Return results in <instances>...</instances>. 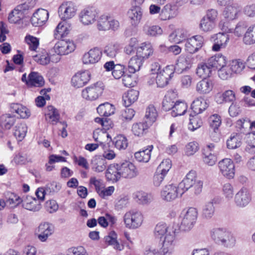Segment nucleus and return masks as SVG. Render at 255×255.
I'll return each mask as SVG.
<instances>
[{
  "mask_svg": "<svg viewBox=\"0 0 255 255\" xmlns=\"http://www.w3.org/2000/svg\"><path fill=\"white\" fill-rule=\"evenodd\" d=\"M98 13L97 8L95 6H87L83 9L80 13V21L84 25L92 24L96 20Z\"/></svg>",
  "mask_w": 255,
  "mask_h": 255,
  "instance_id": "10",
  "label": "nucleus"
},
{
  "mask_svg": "<svg viewBox=\"0 0 255 255\" xmlns=\"http://www.w3.org/2000/svg\"><path fill=\"white\" fill-rule=\"evenodd\" d=\"M208 106L205 99L202 97H199L192 102L191 108L195 114L199 115L205 111Z\"/></svg>",
  "mask_w": 255,
  "mask_h": 255,
  "instance_id": "31",
  "label": "nucleus"
},
{
  "mask_svg": "<svg viewBox=\"0 0 255 255\" xmlns=\"http://www.w3.org/2000/svg\"><path fill=\"white\" fill-rule=\"evenodd\" d=\"M197 216L198 211L195 208L191 207L186 211H183L179 217L180 225L179 230H190L193 227Z\"/></svg>",
  "mask_w": 255,
  "mask_h": 255,
  "instance_id": "2",
  "label": "nucleus"
},
{
  "mask_svg": "<svg viewBox=\"0 0 255 255\" xmlns=\"http://www.w3.org/2000/svg\"><path fill=\"white\" fill-rule=\"evenodd\" d=\"M157 117V113L153 105H149L146 110L144 121L150 126L155 122Z\"/></svg>",
  "mask_w": 255,
  "mask_h": 255,
  "instance_id": "48",
  "label": "nucleus"
},
{
  "mask_svg": "<svg viewBox=\"0 0 255 255\" xmlns=\"http://www.w3.org/2000/svg\"><path fill=\"white\" fill-rule=\"evenodd\" d=\"M243 42L249 45L255 43V24L250 26L247 29L243 37Z\"/></svg>",
  "mask_w": 255,
  "mask_h": 255,
  "instance_id": "49",
  "label": "nucleus"
},
{
  "mask_svg": "<svg viewBox=\"0 0 255 255\" xmlns=\"http://www.w3.org/2000/svg\"><path fill=\"white\" fill-rule=\"evenodd\" d=\"M150 127L145 122L134 123L131 127V131L134 135L137 136H142L145 134Z\"/></svg>",
  "mask_w": 255,
  "mask_h": 255,
  "instance_id": "36",
  "label": "nucleus"
},
{
  "mask_svg": "<svg viewBox=\"0 0 255 255\" xmlns=\"http://www.w3.org/2000/svg\"><path fill=\"white\" fill-rule=\"evenodd\" d=\"M173 65H168L157 74L156 83L158 87H164L173 76Z\"/></svg>",
  "mask_w": 255,
  "mask_h": 255,
  "instance_id": "8",
  "label": "nucleus"
},
{
  "mask_svg": "<svg viewBox=\"0 0 255 255\" xmlns=\"http://www.w3.org/2000/svg\"><path fill=\"white\" fill-rule=\"evenodd\" d=\"M185 42V50L193 54L197 52L202 47L204 38L200 35H197L188 38Z\"/></svg>",
  "mask_w": 255,
  "mask_h": 255,
  "instance_id": "9",
  "label": "nucleus"
},
{
  "mask_svg": "<svg viewBox=\"0 0 255 255\" xmlns=\"http://www.w3.org/2000/svg\"><path fill=\"white\" fill-rule=\"evenodd\" d=\"M143 10L140 6H131L128 12V15L132 25H138L142 16Z\"/></svg>",
  "mask_w": 255,
  "mask_h": 255,
  "instance_id": "23",
  "label": "nucleus"
},
{
  "mask_svg": "<svg viewBox=\"0 0 255 255\" xmlns=\"http://www.w3.org/2000/svg\"><path fill=\"white\" fill-rule=\"evenodd\" d=\"M15 116L9 114L1 115L0 117V126L4 129H9L15 122Z\"/></svg>",
  "mask_w": 255,
  "mask_h": 255,
  "instance_id": "42",
  "label": "nucleus"
},
{
  "mask_svg": "<svg viewBox=\"0 0 255 255\" xmlns=\"http://www.w3.org/2000/svg\"><path fill=\"white\" fill-rule=\"evenodd\" d=\"M211 40L213 42L212 50L217 52L226 47L229 40V36L224 32H219L212 36Z\"/></svg>",
  "mask_w": 255,
  "mask_h": 255,
  "instance_id": "12",
  "label": "nucleus"
},
{
  "mask_svg": "<svg viewBox=\"0 0 255 255\" xmlns=\"http://www.w3.org/2000/svg\"><path fill=\"white\" fill-rule=\"evenodd\" d=\"M211 239L219 245H225L230 241L232 235L226 229L216 228L212 229L210 232Z\"/></svg>",
  "mask_w": 255,
  "mask_h": 255,
  "instance_id": "6",
  "label": "nucleus"
},
{
  "mask_svg": "<svg viewBox=\"0 0 255 255\" xmlns=\"http://www.w3.org/2000/svg\"><path fill=\"white\" fill-rule=\"evenodd\" d=\"M10 108L12 112L18 115L21 118H28L30 116V112L26 107L18 103L11 104Z\"/></svg>",
  "mask_w": 255,
  "mask_h": 255,
  "instance_id": "39",
  "label": "nucleus"
},
{
  "mask_svg": "<svg viewBox=\"0 0 255 255\" xmlns=\"http://www.w3.org/2000/svg\"><path fill=\"white\" fill-rule=\"evenodd\" d=\"M102 54L110 58L116 57L120 51L119 45L116 43H111L106 45L103 49Z\"/></svg>",
  "mask_w": 255,
  "mask_h": 255,
  "instance_id": "47",
  "label": "nucleus"
},
{
  "mask_svg": "<svg viewBox=\"0 0 255 255\" xmlns=\"http://www.w3.org/2000/svg\"><path fill=\"white\" fill-rule=\"evenodd\" d=\"M109 19L110 16L106 15H101L97 22V28L99 30H109Z\"/></svg>",
  "mask_w": 255,
  "mask_h": 255,
  "instance_id": "57",
  "label": "nucleus"
},
{
  "mask_svg": "<svg viewBox=\"0 0 255 255\" xmlns=\"http://www.w3.org/2000/svg\"><path fill=\"white\" fill-rule=\"evenodd\" d=\"M45 119L48 123L52 125L56 124L59 121L60 114L58 110L52 106L47 107Z\"/></svg>",
  "mask_w": 255,
  "mask_h": 255,
  "instance_id": "29",
  "label": "nucleus"
},
{
  "mask_svg": "<svg viewBox=\"0 0 255 255\" xmlns=\"http://www.w3.org/2000/svg\"><path fill=\"white\" fill-rule=\"evenodd\" d=\"M90 79V73L88 71H85L76 73L72 78V85L79 88L86 84Z\"/></svg>",
  "mask_w": 255,
  "mask_h": 255,
  "instance_id": "19",
  "label": "nucleus"
},
{
  "mask_svg": "<svg viewBox=\"0 0 255 255\" xmlns=\"http://www.w3.org/2000/svg\"><path fill=\"white\" fill-rule=\"evenodd\" d=\"M192 64V59L190 56L181 54L176 60L175 65H173V73L176 71L178 73H181L184 71L189 69Z\"/></svg>",
  "mask_w": 255,
  "mask_h": 255,
  "instance_id": "16",
  "label": "nucleus"
},
{
  "mask_svg": "<svg viewBox=\"0 0 255 255\" xmlns=\"http://www.w3.org/2000/svg\"><path fill=\"white\" fill-rule=\"evenodd\" d=\"M214 203H215V199H213L204 204L201 212L202 218L205 220H210L214 216L215 212Z\"/></svg>",
  "mask_w": 255,
  "mask_h": 255,
  "instance_id": "27",
  "label": "nucleus"
},
{
  "mask_svg": "<svg viewBox=\"0 0 255 255\" xmlns=\"http://www.w3.org/2000/svg\"><path fill=\"white\" fill-rule=\"evenodd\" d=\"M215 23L203 17L200 22L199 28L202 31L209 32L215 28Z\"/></svg>",
  "mask_w": 255,
  "mask_h": 255,
  "instance_id": "54",
  "label": "nucleus"
},
{
  "mask_svg": "<svg viewBox=\"0 0 255 255\" xmlns=\"http://www.w3.org/2000/svg\"><path fill=\"white\" fill-rule=\"evenodd\" d=\"M233 72L229 65L223 66L218 70V75L223 80H227L231 77Z\"/></svg>",
  "mask_w": 255,
  "mask_h": 255,
  "instance_id": "59",
  "label": "nucleus"
},
{
  "mask_svg": "<svg viewBox=\"0 0 255 255\" xmlns=\"http://www.w3.org/2000/svg\"><path fill=\"white\" fill-rule=\"evenodd\" d=\"M76 10L75 3L70 1L63 2L59 7V13L63 20L73 17L75 15Z\"/></svg>",
  "mask_w": 255,
  "mask_h": 255,
  "instance_id": "13",
  "label": "nucleus"
},
{
  "mask_svg": "<svg viewBox=\"0 0 255 255\" xmlns=\"http://www.w3.org/2000/svg\"><path fill=\"white\" fill-rule=\"evenodd\" d=\"M25 41L29 46V49L31 51H36L39 46V39L33 36H26Z\"/></svg>",
  "mask_w": 255,
  "mask_h": 255,
  "instance_id": "63",
  "label": "nucleus"
},
{
  "mask_svg": "<svg viewBox=\"0 0 255 255\" xmlns=\"http://www.w3.org/2000/svg\"><path fill=\"white\" fill-rule=\"evenodd\" d=\"M212 69V67L208 64V60H207L206 63L198 64L196 69V74L200 78L205 79L210 76Z\"/></svg>",
  "mask_w": 255,
  "mask_h": 255,
  "instance_id": "40",
  "label": "nucleus"
},
{
  "mask_svg": "<svg viewBox=\"0 0 255 255\" xmlns=\"http://www.w3.org/2000/svg\"><path fill=\"white\" fill-rule=\"evenodd\" d=\"M208 64L213 69H220L226 64V57L221 54H216L208 59Z\"/></svg>",
  "mask_w": 255,
  "mask_h": 255,
  "instance_id": "30",
  "label": "nucleus"
},
{
  "mask_svg": "<svg viewBox=\"0 0 255 255\" xmlns=\"http://www.w3.org/2000/svg\"><path fill=\"white\" fill-rule=\"evenodd\" d=\"M144 60L137 55L132 57L128 61V69L130 73H134L138 71L142 66Z\"/></svg>",
  "mask_w": 255,
  "mask_h": 255,
  "instance_id": "41",
  "label": "nucleus"
},
{
  "mask_svg": "<svg viewBox=\"0 0 255 255\" xmlns=\"http://www.w3.org/2000/svg\"><path fill=\"white\" fill-rule=\"evenodd\" d=\"M54 49L58 55L55 56L56 58L57 56L60 57V55H67L72 52L75 49V45L73 43L70 41L61 40L55 44Z\"/></svg>",
  "mask_w": 255,
  "mask_h": 255,
  "instance_id": "15",
  "label": "nucleus"
},
{
  "mask_svg": "<svg viewBox=\"0 0 255 255\" xmlns=\"http://www.w3.org/2000/svg\"><path fill=\"white\" fill-rule=\"evenodd\" d=\"M54 231V226L48 223H43L39 225L37 229L38 239L41 242H45Z\"/></svg>",
  "mask_w": 255,
  "mask_h": 255,
  "instance_id": "18",
  "label": "nucleus"
},
{
  "mask_svg": "<svg viewBox=\"0 0 255 255\" xmlns=\"http://www.w3.org/2000/svg\"><path fill=\"white\" fill-rule=\"evenodd\" d=\"M139 92L134 89H130L125 93L123 96V101L125 107L130 106L138 99Z\"/></svg>",
  "mask_w": 255,
  "mask_h": 255,
  "instance_id": "33",
  "label": "nucleus"
},
{
  "mask_svg": "<svg viewBox=\"0 0 255 255\" xmlns=\"http://www.w3.org/2000/svg\"><path fill=\"white\" fill-rule=\"evenodd\" d=\"M98 114L101 116L109 117L115 112L114 106L108 102L100 105L97 108Z\"/></svg>",
  "mask_w": 255,
  "mask_h": 255,
  "instance_id": "46",
  "label": "nucleus"
},
{
  "mask_svg": "<svg viewBox=\"0 0 255 255\" xmlns=\"http://www.w3.org/2000/svg\"><path fill=\"white\" fill-rule=\"evenodd\" d=\"M33 57L36 62L41 65H47L49 63L50 61L57 63L60 59V57L59 56H57V57L55 58L54 55L50 57L48 53L46 52L42 53V54H39L33 56Z\"/></svg>",
  "mask_w": 255,
  "mask_h": 255,
  "instance_id": "35",
  "label": "nucleus"
},
{
  "mask_svg": "<svg viewBox=\"0 0 255 255\" xmlns=\"http://www.w3.org/2000/svg\"><path fill=\"white\" fill-rule=\"evenodd\" d=\"M22 201L23 199L14 193H10L5 203L10 208H15L22 203Z\"/></svg>",
  "mask_w": 255,
  "mask_h": 255,
  "instance_id": "56",
  "label": "nucleus"
},
{
  "mask_svg": "<svg viewBox=\"0 0 255 255\" xmlns=\"http://www.w3.org/2000/svg\"><path fill=\"white\" fill-rule=\"evenodd\" d=\"M102 55V50L99 48L95 47L84 54L83 62L85 64H95L101 59Z\"/></svg>",
  "mask_w": 255,
  "mask_h": 255,
  "instance_id": "17",
  "label": "nucleus"
},
{
  "mask_svg": "<svg viewBox=\"0 0 255 255\" xmlns=\"http://www.w3.org/2000/svg\"><path fill=\"white\" fill-rule=\"evenodd\" d=\"M49 13L47 10L39 9L33 14L31 18V22L34 26H40L47 21Z\"/></svg>",
  "mask_w": 255,
  "mask_h": 255,
  "instance_id": "20",
  "label": "nucleus"
},
{
  "mask_svg": "<svg viewBox=\"0 0 255 255\" xmlns=\"http://www.w3.org/2000/svg\"><path fill=\"white\" fill-rule=\"evenodd\" d=\"M22 205L25 209L34 212L39 211L41 208L40 201L31 196H26L23 199Z\"/></svg>",
  "mask_w": 255,
  "mask_h": 255,
  "instance_id": "26",
  "label": "nucleus"
},
{
  "mask_svg": "<svg viewBox=\"0 0 255 255\" xmlns=\"http://www.w3.org/2000/svg\"><path fill=\"white\" fill-rule=\"evenodd\" d=\"M202 153L203 160L206 164L209 166H213L216 163L217 158L214 153L202 152Z\"/></svg>",
  "mask_w": 255,
  "mask_h": 255,
  "instance_id": "61",
  "label": "nucleus"
},
{
  "mask_svg": "<svg viewBox=\"0 0 255 255\" xmlns=\"http://www.w3.org/2000/svg\"><path fill=\"white\" fill-rule=\"evenodd\" d=\"M199 149V144L196 141L188 143L185 148V153L187 156L194 155Z\"/></svg>",
  "mask_w": 255,
  "mask_h": 255,
  "instance_id": "58",
  "label": "nucleus"
},
{
  "mask_svg": "<svg viewBox=\"0 0 255 255\" xmlns=\"http://www.w3.org/2000/svg\"><path fill=\"white\" fill-rule=\"evenodd\" d=\"M135 197L137 199L139 203L142 204H148L153 199L151 194L142 191H137L135 194Z\"/></svg>",
  "mask_w": 255,
  "mask_h": 255,
  "instance_id": "55",
  "label": "nucleus"
},
{
  "mask_svg": "<svg viewBox=\"0 0 255 255\" xmlns=\"http://www.w3.org/2000/svg\"><path fill=\"white\" fill-rule=\"evenodd\" d=\"M222 174L229 179L233 178L235 175V165L233 161L229 158H225L218 163Z\"/></svg>",
  "mask_w": 255,
  "mask_h": 255,
  "instance_id": "14",
  "label": "nucleus"
},
{
  "mask_svg": "<svg viewBox=\"0 0 255 255\" xmlns=\"http://www.w3.org/2000/svg\"><path fill=\"white\" fill-rule=\"evenodd\" d=\"M252 196L250 190L245 187L241 188L235 194L234 202L239 208L246 207L252 201Z\"/></svg>",
  "mask_w": 255,
  "mask_h": 255,
  "instance_id": "7",
  "label": "nucleus"
},
{
  "mask_svg": "<svg viewBox=\"0 0 255 255\" xmlns=\"http://www.w3.org/2000/svg\"><path fill=\"white\" fill-rule=\"evenodd\" d=\"M209 122L211 129L215 130L219 129L221 124V117L218 115L214 114L210 117Z\"/></svg>",
  "mask_w": 255,
  "mask_h": 255,
  "instance_id": "60",
  "label": "nucleus"
},
{
  "mask_svg": "<svg viewBox=\"0 0 255 255\" xmlns=\"http://www.w3.org/2000/svg\"><path fill=\"white\" fill-rule=\"evenodd\" d=\"M117 235L116 232L115 231H111L108 236L105 237L104 241L107 245L112 246L115 249L121 251L123 248L117 241Z\"/></svg>",
  "mask_w": 255,
  "mask_h": 255,
  "instance_id": "45",
  "label": "nucleus"
},
{
  "mask_svg": "<svg viewBox=\"0 0 255 255\" xmlns=\"http://www.w3.org/2000/svg\"><path fill=\"white\" fill-rule=\"evenodd\" d=\"M92 169L96 172H101L106 168V160L101 156H96L92 160Z\"/></svg>",
  "mask_w": 255,
  "mask_h": 255,
  "instance_id": "37",
  "label": "nucleus"
},
{
  "mask_svg": "<svg viewBox=\"0 0 255 255\" xmlns=\"http://www.w3.org/2000/svg\"><path fill=\"white\" fill-rule=\"evenodd\" d=\"M144 33L149 36H157L160 35L162 33V29L158 25H151L148 23H146L143 27Z\"/></svg>",
  "mask_w": 255,
  "mask_h": 255,
  "instance_id": "44",
  "label": "nucleus"
},
{
  "mask_svg": "<svg viewBox=\"0 0 255 255\" xmlns=\"http://www.w3.org/2000/svg\"><path fill=\"white\" fill-rule=\"evenodd\" d=\"M240 8L237 3H234L226 6L223 11V15L226 19L233 20L237 18Z\"/></svg>",
  "mask_w": 255,
  "mask_h": 255,
  "instance_id": "32",
  "label": "nucleus"
},
{
  "mask_svg": "<svg viewBox=\"0 0 255 255\" xmlns=\"http://www.w3.org/2000/svg\"><path fill=\"white\" fill-rule=\"evenodd\" d=\"M235 99V93L232 90H227L222 94L218 93L216 96V100L218 104L232 102Z\"/></svg>",
  "mask_w": 255,
  "mask_h": 255,
  "instance_id": "43",
  "label": "nucleus"
},
{
  "mask_svg": "<svg viewBox=\"0 0 255 255\" xmlns=\"http://www.w3.org/2000/svg\"><path fill=\"white\" fill-rule=\"evenodd\" d=\"M183 191L179 189V186L171 184L165 186L161 191L162 199L167 202H171L181 197Z\"/></svg>",
  "mask_w": 255,
  "mask_h": 255,
  "instance_id": "4",
  "label": "nucleus"
},
{
  "mask_svg": "<svg viewBox=\"0 0 255 255\" xmlns=\"http://www.w3.org/2000/svg\"><path fill=\"white\" fill-rule=\"evenodd\" d=\"M27 131V127L26 124L21 123L17 124L14 129V135L18 140H22L25 136Z\"/></svg>",
  "mask_w": 255,
  "mask_h": 255,
  "instance_id": "50",
  "label": "nucleus"
},
{
  "mask_svg": "<svg viewBox=\"0 0 255 255\" xmlns=\"http://www.w3.org/2000/svg\"><path fill=\"white\" fill-rule=\"evenodd\" d=\"M213 86L212 81L205 78L197 83L196 89L199 94L205 95L209 94L212 90Z\"/></svg>",
  "mask_w": 255,
  "mask_h": 255,
  "instance_id": "25",
  "label": "nucleus"
},
{
  "mask_svg": "<svg viewBox=\"0 0 255 255\" xmlns=\"http://www.w3.org/2000/svg\"><path fill=\"white\" fill-rule=\"evenodd\" d=\"M104 87V84L102 82H97L84 89L82 92V97L86 100H95L102 95Z\"/></svg>",
  "mask_w": 255,
  "mask_h": 255,
  "instance_id": "5",
  "label": "nucleus"
},
{
  "mask_svg": "<svg viewBox=\"0 0 255 255\" xmlns=\"http://www.w3.org/2000/svg\"><path fill=\"white\" fill-rule=\"evenodd\" d=\"M229 65L233 73L240 72L245 67L244 63L240 59L232 60Z\"/></svg>",
  "mask_w": 255,
  "mask_h": 255,
  "instance_id": "62",
  "label": "nucleus"
},
{
  "mask_svg": "<svg viewBox=\"0 0 255 255\" xmlns=\"http://www.w3.org/2000/svg\"><path fill=\"white\" fill-rule=\"evenodd\" d=\"M178 14V10L170 2L163 7L159 14V17L162 20H166L176 17Z\"/></svg>",
  "mask_w": 255,
  "mask_h": 255,
  "instance_id": "21",
  "label": "nucleus"
},
{
  "mask_svg": "<svg viewBox=\"0 0 255 255\" xmlns=\"http://www.w3.org/2000/svg\"><path fill=\"white\" fill-rule=\"evenodd\" d=\"M120 168V163L110 164L106 171V177L107 180L113 182L119 181L121 179Z\"/></svg>",
  "mask_w": 255,
  "mask_h": 255,
  "instance_id": "22",
  "label": "nucleus"
},
{
  "mask_svg": "<svg viewBox=\"0 0 255 255\" xmlns=\"http://www.w3.org/2000/svg\"><path fill=\"white\" fill-rule=\"evenodd\" d=\"M223 194L227 200H231L234 195V187L230 183H227L223 186Z\"/></svg>",
  "mask_w": 255,
  "mask_h": 255,
  "instance_id": "64",
  "label": "nucleus"
},
{
  "mask_svg": "<svg viewBox=\"0 0 255 255\" xmlns=\"http://www.w3.org/2000/svg\"><path fill=\"white\" fill-rule=\"evenodd\" d=\"M121 178L131 179L135 177L138 174L135 165L128 161L120 163Z\"/></svg>",
  "mask_w": 255,
  "mask_h": 255,
  "instance_id": "11",
  "label": "nucleus"
},
{
  "mask_svg": "<svg viewBox=\"0 0 255 255\" xmlns=\"http://www.w3.org/2000/svg\"><path fill=\"white\" fill-rule=\"evenodd\" d=\"M227 147L229 149H234L239 147L242 144L241 139L239 134H232L227 139Z\"/></svg>",
  "mask_w": 255,
  "mask_h": 255,
  "instance_id": "52",
  "label": "nucleus"
},
{
  "mask_svg": "<svg viewBox=\"0 0 255 255\" xmlns=\"http://www.w3.org/2000/svg\"><path fill=\"white\" fill-rule=\"evenodd\" d=\"M194 171H190L183 180L178 184L179 189L183 191V193L192 187L197 180Z\"/></svg>",
  "mask_w": 255,
  "mask_h": 255,
  "instance_id": "24",
  "label": "nucleus"
},
{
  "mask_svg": "<svg viewBox=\"0 0 255 255\" xmlns=\"http://www.w3.org/2000/svg\"><path fill=\"white\" fill-rule=\"evenodd\" d=\"M190 122L188 125V129L191 131H194L197 129L200 128L202 124V120L198 115H195V116L190 115Z\"/></svg>",
  "mask_w": 255,
  "mask_h": 255,
  "instance_id": "53",
  "label": "nucleus"
},
{
  "mask_svg": "<svg viewBox=\"0 0 255 255\" xmlns=\"http://www.w3.org/2000/svg\"><path fill=\"white\" fill-rule=\"evenodd\" d=\"M153 145H148L142 150L136 152L134 153V157L138 162H147L151 156V152L153 149Z\"/></svg>",
  "mask_w": 255,
  "mask_h": 255,
  "instance_id": "34",
  "label": "nucleus"
},
{
  "mask_svg": "<svg viewBox=\"0 0 255 255\" xmlns=\"http://www.w3.org/2000/svg\"><path fill=\"white\" fill-rule=\"evenodd\" d=\"M179 229L175 227H167L165 223H159L156 225L154 230V235L156 238L161 239L164 235V240L161 248L163 255H171L175 244V240Z\"/></svg>",
  "mask_w": 255,
  "mask_h": 255,
  "instance_id": "1",
  "label": "nucleus"
},
{
  "mask_svg": "<svg viewBox=\"0 0 255 255\" xmlns=\"http://www.w3.org/2000/svg\"><path fill=\"white\" fill-rule=\"evenodd\" d=\"M153 50L150 43H143L137 48L136 55L144 61L153 54Z\"/></svg>",
  "mask_w": 255,
  "mask_h": 255,
  "instance_id": "28",
  "label": "nucleus"
},
{
  "mask_svg": "<svg viewBox=\"0 0 255 255\" xmlns=\"http://www.w3.org/2000/svg\"><path fill=\"white\" fill-rule=\"evenodd\" d=\"M44 84L43 77L37 72H31L28 77L27 86L29 87H42Z\"/></svg>",
  "mask_w": 255,
  "mask_h": 255,
  "instance_id": "38",
  "label": "nucleus"
},
{
  "mask_svg": "<svg viewBox=\"0 0 255 255\" xmlns=\"http://www.w3.org/2000/svg\"><path fill=\"white\" fill-rule=\"evenodd\" d=\"M123 220L126 228L136 229L142 225L143 216L141 212L136 209H131L125 214Z\"/></svg>",
  "mask_w": 255,
  "mask_h": 255,
  "instance_id": "3",
  "label": "nucleus"
},
{
  "mask_svg": "<svg viewBox=\"0 0 255 255\" xmlns=\"http://www.w3.org/2000/svg\"><path fill=\"white\" fill-rule=\"evenodd\" d=\"M187 106L183 102H176L172 110L171 114L173 117L183 115L186 112Z\"/></svg>",
  "mask_w": 255,
  "mask_h": 255,
  "instance_id": "51",
  "label": "nucleus"
}]
</instances>
